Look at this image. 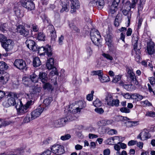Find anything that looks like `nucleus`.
<instances>
[{
	"label": "nucleus",
	"instance_id": "obj_1",
	"mask_svg": "<svg viewBox=\"0 0 155 155\" xmlns=\"http://www.w3.org/2000/svg\"><path fill=\"white\" fill-rule=\"evenodd\" d=\"M34 104V101L30 100L28 101L24 105L22 104V102L20 101V105L19 107L17 108V106L16 105L15 107L16 108L18 114L19 115H23L27 113L29 110V109L30 108L31 106Z\"/></svg>",
	"mask_w": 155,
	"mask_h": 155
},
{
	"label": "nucleus",
	"instance_id": "obj_2",
	"mask_svg": "<svg viewBox=\"0 0 155 155\" xmlns=\"http://www.w3.org/2000/svg\"><path fill=\"white\" fill-rule=\"evenodd\" d=\"M72 120L71 117L70 116H68L64 118H61L57 120L54 121L53 124L54 127H59L64 126L67 122Z\"/></svg>",
	"mask_w": 155,
	"mask_h": 155
},
{
	"label": "nucleus",
	"instance_id": "obj_3",
	"mask_svg": "<svg viewBox=\"0 0 155 155\" xmlns=\"http://www.w3.org/2000/svg\"><path fill=\"white\" fill-rule=\"evenodd\" d=\"M13 65L20 70H24L25 71H27L28 70L26 62L22 59H16L13 63Z\"/></svg>",
	"mask_w": 155,
	"mask_h": 155
},
{
	"label": "nucleus",
	"instance_id": "obj_4",
	"mask_svg": "<svg viewBox=\"0 0 155 155\" xmlns=\"http://www.w3.org/2000/svg\"><path fill=\"white\" fill-rule=\"evenodd\" d=\"M54 60L52 58H49L48 59L46 63V66L47 68L49 70L53 69L51 74L52 75H58L59 74L57 70V68L54 67Z\"/></svg>",
	"mask_w": 155,
	"mask_h": 155
},
{
	"label": "nucleus",
	"instance_id": "obj_5",
	"mask_svg": "<svg viewBox=\"0 0 155 155\" xmlns=\"http://www.w3.org/2000/svg\"><path fill=\"white\" fill-rule=\"evenodd\" d=\"M40 91V87L37 86L34 87L30 91L29 93L27 94L28 98L30 99L33 100L34 101Z\"/></svg>",
	"mask_w": 155,
	"mask_h": 155
},
{
	"label": "nucleus",
	"instance_id": "obj_6",
	"mask_svg": "<svg viewBox=\"0 0 155 155\" xmlns=\"http://www.w3.org/2000/svg\"><path fill=\"white\" fill-rule=\"evenodd\" d=\"M127 78L130 80V83L134 84V85H137L139 83L136 76L135 74L134 73L133 70H131L129 68H127Z\"/></svg>",
	"mask_w": 155,
	"mask_h": 155
},
{
	"label": "nucleus",
	"instance_id": "obj_7",
	"mask_svg": "<svg viewBox=\"0 0 155 155\" xmlns=\"http://www.w3.org/2000/svg\"><path fill=\"white\" fill-rule=\"evenodd\" d=\"M51 152L56 155H61L65 152L64 147L60 145H54L51 148Z\"/></svg>",
	"mask_w": 155,
	"mask_h": 155
},
{
	"label": "nucleus",
	"instance_id": "obj_8",
	"mask_svg": "<svg viewBox=\"0 0 155 155\" xmlns=\"http://www.w3.org/2000/svg\"><path fill=\"white\" fill-rule=\"evenodd\" d=\"M22 6L28 11L34 10L35 8L34 3L31 0H25L21 2Z\"/></svg>",
	"mask_w": 155,
	"mask_h": 155
},
{
	"label": "nucleus",
	"instance_id": "obj_9",
	"mask_svg": "<svg viewBox=\"0 0 155 155\" xmlns=\"http://www.w3.org/2000/svg\"><path fill=\"white\" fill-rule=\"evenodd\" d=\"M1 45L5 51L7 52L10 51L13 49L14 46V43L12 40L7 39L6 41L2 42Z\"/></svg>",
	"mask_w": 155,
	"mask_h": 155
},
{
	"label": "nucleus",
	"instance_id": "obj_10",
	"mask_svg": "<svg viewBox=\"0 0 155 155\" xmlns=\"http://www.w3.org/2000/svg\"><path fill=\"white\" fill-rule=\"evenodd\" d=\"M104 4V0H94L90 2L89 3L90 6L93 7L97 6L99 10H101L103 8Z\"/></svg>",
	"mask_w": 155,
	"mask_h": 155
},
{
	"label": "nucleus",
	"instance_id": "obj_11",
	"mask_svg": "<svg viewBox=\"0 0 155 155\" xmlns=\"http://www.w3.org/2000/svg\"><path fill=\"white\" fill-rule=\"evenodd\" d=\"M44 108L41 106H38L37 108L31 112V119H34L38 117L43 111Z\"/></svg>",
	"mask_w": 155,
	"mask_h": 155
},
{
	"label": "nucleus",
	"instance_id": "obj_12",
	"mask_svg": "<svg viewBox=\"0 0 155 155\" xmlns=\"http://www.w3.org/2000/svg\"><path fill=\"white\" fill-rule=\"evenodd\" d=\"M27 46L30 50L33 51H36L37 50V45L33 40L27 39L25 42Z\"/></svg>",
	"mask_w": 155,
	"mask_h": 155
},
{
	"label": "nucleus",
	"instance_id": "obj_13",
	"mask_svg": "<svg viewBox=\"0 0 155 155\" xmlns=\"http://www.w3.org/2000/svg\"><path fill=\"white\" fill-rule=\"evenodd\" d=\"M17 32L25 37H27L29 35L28 30L25 29L24 27L22 25H19L17 27Z\"/></svg>",
	"mask_w": 155,
	"mask_h": 155
},
{
	"label": "nucleus",
	"instance_id": "obj_14",
	"mask_svg": "<svg viewBox=\"0 0 155 155\" xmlns=\"http://www.w3.org/2000/svg\"><path fill=\"white\" fill-rule=\"evenodd\" d=\"M0 72V82L2 84H6L9 79V75L7 73L4 71Z\"/></svg>",
	"mask_w": 155,
	"mask_h": 155
},
{
	"label": "nucleus",
	"instance_id": "obj_15",
	"mask_svg": "<svg viewBox=\"0 0 155 155\" xmlns=\"http://www.w3.org/2000/svg\"><path fill=\"white\" fill-rule=\"evenodd\" d=\"M71 2V13L76 11V9L79 8L80 5L78 0H70Z\"/></svg>",
	"mask_w": 155,
	"mask_h": 155
},
{
	"label": "nucleus",
	"instance_id": "obj_16",
	"mask_svg": "<svg viewBox=\"0 0 155 155\" xmlns=\"http://www.w3.org/2000/svg\"><path fill=\"white\" fill-rule=\"evenodd\" d=\"M61 5L62 8L60 10L61 12H63L65 11L68 12L69 9V5L68 1V0H60Z\"/></svg>",
	"mask_w": 155,
	"mask_h": 155
},
{
	"label": "nucleus",
	"instance_id": "obj_17",
	"mask_svg": "<svg viewBox=\"0 0 155 155\" xmlns=\"http://www.w3.org/2000/svg\"><path fill=\"white\" fill-rule=\"evenodd\" d=\"M155 45L153 42L150 41L147 43V50L149 55H152L153 54L155 51Z\"/></svg>",
	"mask_w": 155,
	"mask_h": 155
},
{
	"label": "nucleus",
	"instance_id": "obj_18",
	"mask_svg": "<svg viewBox=\"0 0 155 155\" xmlns=\"http://www.w3.org/2000/svg\"><path fill=\"white\" fill-rule=\"evenodd\" d=\"M151 135L149 132L143 131L137 136V138L140 139L141 140H145L150 138Z\"/></svg>",
	"mask_w": 155,
	"mask_h": 155
},
{
	"label": "nucleus",
	"instance_id": "obj_19",
	"mask_svg": "<svg viewBox=\"0 0 155 155\" xmlns=\"http://www.w3.org/2000/svg\"><path fill=\"white\" fill-rule=\"evenodd\" d=\"M120 2V0H114L110 8V12L111 14H114L116 12Z\"/></svg>",
	"mask_w": 155,
	"mask_h": 155
},
{
	"label": "nucleus",
	"instance_id": "obj_20",
	"mask_svg": "<svg viewBox=\"0 0 155 155\" xmlns=\"http://www.w3.org/2000/svg\"><path fill=\"white\" fill-rule=\"evenodd\" d=\"M47 75V74L45 72H40L38 75V81L40 80L42 84L49 81Z\"/></svg>",
	"mask_w": 155,
	"mask_h": 155
},
{
	"label": "nucleus",
	"instance_id": "obj_21",
	"mask_svg": "<svg viewBox=\"0 0 155 155\" xmlns=\"http://www.w3.org/2000/svg\"><path fill=\"white\" fill-rule=\"evenodd\" d=\"M45 55H46L48 58H52L53 53L51 46L47 45L45 46Z\"/></svg>",
	"mask_w": 155,
	"mask_h": 155
},
{
	"label": "nucleus",
	"instance_id": "obj_22",
	"mask_svg": "<svg viewBox=\"0 0 155 155\" xmlns=\"http://www.w3.org/2000/svg\"><path fill=\"white\" fill-rule=\"evenodd\" d=\"M138 38L137 36H136L135 37L134 35L132 36V44L133 46L134 49L135 51H137L139 47L141 48L140 46L138 47Z\"/></svg>",
	"mask_w": 155,
	"mask_h": 155
},
{
	"label": "nucleus",
	"instance_id": "obj_23",
	"mask_svg": "<svg viewBox=\"0 0 155 155\" xmlns=\"http://www.w3.org/2000/svg\"><path fill=\"white\" fill-rule=\"evenodd\" d=\"M90 35L91 37V39L93 43L95 45H98L99 44V41L101 38L98 37L95 34H94V32L91 31L90 33Z\"/></svg>",
	"mask_w": 155,
	"mask_h": 155
},
{
	"label": "nucleus",
	"instance_id": "obj_24",
	"mask_svg": "<svg viewBox=\"0 0 155 155\" xmlns=\"http://www.w3.org/2000/svg\"><path fill=\"white\" fill-rule=\"evenodd\" d=\"M105 39L106 41V43L108 45L109 48H111L112 46V35L109 34H107L105 35Z\"/></svg>",
	"mask_w": 155,
	"mask_h": 155
},
{
	"label": "nucleus",
	"instance_id": "obj_25",
	"mask_svg": "<svg viewBox=\"0 0 155 155\" xmlns=\"http://www.w3.org/2000/svg\"><path fill=\"white\" fill-rule=\"evenodd\" d=\"M42 86L44 90H46L49 91H52L53 90L52 86L49 82V81L43 83Z\"/></svg>",
	"mask_w": 155,
	"mask_h": 155
},
{
	"label": "nucleus",
	"instance_id": "obj_26",
	"mask_svg": "<svg viewBox=\"0 0 155 155\" xmlns=\"http://www.w3.org/2000/svg\"><path fill=\"white\" fill-rule=\"evenodd\" d=\"M31 82L34 83L38 82V75H36L35 72H33L29 76Z\"/></svg>",
	"mask_w": 155,
	"mask_h": 155
},
{
	"label": "nucleus",
	"instance_id": "obj_27",
	"mask_svg": "<svg viewBox=\"0 0 155 155\" xmlns=\"http://www.w3.org/2000/svg\"><path fill=\"white\" fill-rule=\"evenodd\" d=\"M16 105V103L15 98L12 97L9 98L8 100L7 104L6 105V106L8 107L11 106H15Z\"/></svg>",
	"mask_w": 155,
	"mask_h": 155
},
{
	"label": "nucleus",
	"instance_id": "obj_28",
	"mask_svg": "<svg viewBox=\"0 0 155 155\" xmlns=\"http://www.w3.org/2000/svg\"><path fill=\"white\" fill-rule=\"evenodd\" d=\"M122 12L124 15L127 16L128 25L127 27H128L129 26L130 24V19L131 16V12H129V11L125 9Z\"/></svg>",
	"mask_w": 155,
	"mask_h": 155
},
{
	"label": "nucleus",
	"instance_id": "obj_29",
	"mask_svg": "<svg viewBox=\"0 0 155 155\" xmlns=\"http://www.w3.org/2000/svg\"><path fill=\"white\" fill-rule=\"evenodd\" d=\"M41 64V62L38 57H36L34 58L33 61V66L34 67L36 68Z\"/></svg>",
	"mask_w": 155,
	"mask_h": 155
},
{
	"label": "nucleus",
	"instance_id": "obj_30",
	"mask_svg": "<svg viewBox=\"0 0 155 155\" xmlns=\"http://www.w3.org/2000/svg\"><path fill=\"white\" fill-rule=\"evenodd\" d=\"M69 26L70 28L75 33L79 34L80 32V29L73 23L69 22Z\"/></svg>",
	"mask_w": 155,
	"mask_h": 155
},
{
	"label": "nucleus",
	"instance_id": "obj_31",
	"mask_svg": "<svg viewBox=\"0 0 155 155\" xmlns=\"http://www.w3.org/2000/svg\"><path fill=\"white\" fill-rule=\"evenodd\" d=\"M120 84L127 91H130L132 90V87L133 84H124V82L122 81H121L120 83Z\"/></svg>",
	"mask_w": 155,
	"mask_h": 155
},
{
	"label": "nucleus",
	"instance_id": "obj_32",
	"mask_svg": "<svg viewBox=\"0 0 155 155\" xmlns=\"http://www.w3.org/2000/svg\"><path fill=\"white\" fill-rule=\"evenodd\" d=\"M105 100L107 102V105L110 106V105L113 104V101L114 99L113 96L110 94H108L106 96Z\"/></svg>",
	"mask_w": 155,
	"mask_h": 155
},
{
	"label": "nucleus",
	"instance_id": "obj_33",
	"mask_svg": "<svg viewBox=\"0 0 155 155\" xmlns=\"http://www.w3.org/2000/svg\"><path fill=\"white\" fill-rule=\"evenodd\" d=\"M8 29V25L7 23H1L0 24V30L4 33L6 32Z\"/></svg>",
	"mask_w": 155,
	"mask_h": 155
},
{
	"label": "nucleus",
	"instance_id": "obj_34",
	"mask_svg": "<svg viewBox=\"0 0 155 155\" xmlns=\"http://www.w3.org/2000/svg\"><path fill=\"white\" fill-rule=\"evenodd\" d=\"M78 104L79 105V107H77L76 109L77 112H80L81 109H82L84 107H85L86 106V103L84 101H80L78 102Z\"/></svg>",
	"mask_w": 155,
	"mask_h": 155
},
{
	"label": "nucleus",
	"instance_id": "obj_35",
	"mask_svg": "<svg viewBox=\"0 0 155 155\" xmlns=\"http://www.w3.org/2000/svg\"><path fill=\"white\" fill-rule=\"evenodd\" d=\"M141 48L139 47L137 51H135L136 55L135 56V61L138 63L140 62V60L141 58V57L140 56V54L141 53V51L140 49Z\"/></svg>",
	"mask_w": 155,
	"mask_h": 155
},
{
	"label": "nucleus",
	"instance_id": "obj_36",
	"mask_svg": "<svg viewBox=\"0 0 155 155\" xmlns=\"http://www.w3.org/2000/svg\"><path fill=\"white\" fill-rule=\"evenodd\" d=\"M91 75L92 76L97 75L98 78H101V75H103V71L102 70L93 71H91Z\"/></svg>",
	"mask_w": 155,
	"mask_h": 155
},
{
	"label": "nucleus",
	"instance_id": "obj_37",
	"mask_svg": "<svg viewBox=\"0 0 155 155\" xmlns=\"http://www.w3.org/2000/svg\"><path fill=\"white\" fill-rule=\"evenodd\" d=\"M99 79L102 83L110 81L109 77L107 75L103 76V75H101Z\"/></svg>",
	"mask_w": 155,
	"mask_h": 155
},
{
	"label": "nucleus",
	"instance_id": "obj_38",
	"mask_svg": "<svg viewBox=\"0 0 155 155\" xmlns=\"http://www.w3.org/2000/svg\"><path fill=\"white\" fill-rule=\"evenodd\" d=\"M45 36L43 32H40L38 33L37 38L39 40L44 41Z\"/></svg>",
	"mask_w": 155,
	"mask_h": 155
},
{
	"label": "nucleus",
	"instance_id": "obj_39",
	"mask_svg": "<svg viewBox=\"0 0 155 155\" xmlns=\"http://www.w3.org/2000/svg\"><path fill=\"white\" fill-rule=\"evenodd\" d=\"M52 101L53 98L52 97H48L44 100L43 103L46 106H48L50 104Z\"/></svg>",
	"mask_w": 155,
	"mask_h": 155
},
{
	"label": "nucleus",
	"instance_id": "obj_40",
	"mask_svg": "<svg viewBox=\"0 0 155 155\" xmlns=\"http://www.w3.org/2000/svg\"><path fill=\"white\" fill-rule=\"evenodd\" d=\"M8 66L5 62L0 61V70L3 71L7 69L8 68Z\"/></svg>",
	"mask_w": 155,
	"mask_h": 155
},
{
	"label": "nucleus",
	"instance_id": "obj_41",
	"mask_svg": "<svg viewBox=\"0 0 155 155\" xmlns=\"http://www.w3.org/2000/svg\"><path fill=\"white\" fill-rule=\"evenodd\" d=\"M45 46H42L41 47H37V51H38V53L40 55H45Z\"/></svg>",
	"mask_w": 155,
	"mask_h": 155
},
{
	"label": "nucleus",
	"instance_id": "obj_42",
	"mask_svg": "<svg viewBox=\"0 0 155 155\" xmlns=\"http://www.w3.org/2000/svg\"><path fill=\"white\" fill-rule=\"evenodd\" d=\"M138 0H132V4H130V1H127V2L126 4L127 5H130V9L131 8H133L136 6L137 3V2Z\"/></svg>",
	"mask_w": 155,
	"mask_h": 155
},
{
	"label": "nucleus",
	"instance_id": "obj_43",
	"mask_svg": "<svg viewBox=\"0 0 155 155\" xmlns=\"http://www.w3.org/2000/svg\"><path fill=\"white\" fill-rule=\"evenodd\" d=\"M22 81L25 84H26L27 85H29L31 82L29 77H23L22 78Z\"/></svg>",
	"mask_w": 155,
	"mask_h": 155
},
{
	"label": "nucleus",
	"instance_id": "obj_44",
	"mask_svg": "<svg viewBox=\"0 0 155 155\" xmlns=\"http://www.w3.org/2000/svg\"><path fill=\"white\" fill-rule=\"evenodd\" d=\"M93 104L96 107H99L101 105V102L98 99H97L93 102Z\"/></svg>",
	"mask_w": 155,
	"mask_h": 155
},
{
	"label": "nucleus",
	"instance_id": "obj_45",
	"mask_svg": "<svg viewBox=\"0 0 155 155\" xmlns=\"http://www.w3.org/2000/svg\"><path fill=\"white\" fill-rule=\"evenodd\" d=\"M102 55L104 57L106 58L107 60L112 61L114 60L113 57L109 54L104 53L102 54Z\"/></svg>",
	"mask_w": 155,
	"mask_h": 155
},
{
	"label": "nucleus",
	"instance_id": "obj_46",
	"mask_svg": "<svg viewBox=\"0 0 155 155\" xmlns=\"http://www.w3.org/2000/svg\"><path fill=\"white\" fill-rule=\"evenodd\" d=\"M154 76L149 77L148 78V80L152 85H153L155 84V72L153 74Z\"/></svg>",
	"mask_w": 155,
	"mask_h": 155
},
{
	"label": "nucleus",
	"instance_id": "obj_47",
	"mask_svg": "<svg viewBox=\"0 0 155 155\" xmlns=\"http://www.w3.org/2000/svg\"><path fill=\"white\" fill-rule=\"evenodd\" d=\"M50 32L51 34V40L54 41L57 37L56 31L55 30V31H53V30H52Z\"/></svg>",
	"mask_w": 155,
	"mask_h": 155
},
{
	"label": "nucleus",
	"instance_id": "obj_48",
	"mask_svg": "<svg viewBox=\"0 0 155 155\" xmlns=\"http://www.w3.org/2000/svg\"><path fill=\"white\" fill-rule=\"evenodd\" d=\"M94 93V91H92L91 94H89L87 95L86 98L87 100L89 101L92 100Z\"/></svg>",
	"mask_w": 155,
	"mask_h": 155
},
{
	"label": "nucleus",
	"instance_id": "obj_49",
	"mask_svg": "<svg viewBox=\"0 0 155 155\" xmlns=\"http://www.w3.org/2000/svg\"><path fill=\"white\" fill-rule=\"evenodd\" d=\"M119 101L118 99L114 100L113 101V104L110 105V106H115L116 107H118L119 105Z\"/></svg>",
	"mask_w": 155,
	"mask_h": 155
},
{
	"label": "nucleus",
	"instance_id": "obj_50",
	"mask_svg": "<svg viewBox=\"0 0 155 155\" xmlns=\"http://www.w3.org/2000/svg\"><path fill=\"white\" fill-rule=\"evenodd\" d=\"M120 111L123 113H129L130 112V110L126 107H122L120 109Z\"/></svg>",
	"mask_w": 155,
	"mask_h": 155
},
{
	"label": "nucleus",
	"instance_id": "obj_51",
	"mask_svg": "<svg viewBox=\"0 0 155 155\" xmlns=\"http://www.w3.org/2000/svg\"><path fill=\"white\" fill-rule=\"evenodd\" d=\"M120 78L121 77L120 75H116L115 77L113 78L112 82L114 83H116L120 80Z\"/></svg>",
	"mask_w": 155,
	"mask_h": 155
},
{
	"label": "nucleus",
	"instance_id": "obj_52",
	"mask_svg": "<svg viewBox=\"0 0 155 155\" xmlns=\"http://www.w3.org/2000/svg\"><path fill=\"white\" fill-rule=\"evenodd\" d=\"M122 19V15L120 14H118L116 16L115 19L116 21H119V22H121Z\"/></svg>",
	"mask_w": 155,
	"mask_h": 155
},
{
	"label": "nucleus",
	"instance_id": "obj_53",
	"mask_svg": "<svg viewBox=\"0 0 155 155\" xmlns=\"http://www.w3.org/2000/svg\"><path fill=\"white\" fill-rule=\"evenodd\" d=\"M33 120L31 119V117L30 118L29 117V115H27L24 118L23 121L25 123H28Z\"/></svg>",
	"mask_w": 155,
	"mask_h": 155
},
{
	"label": "nucleus",
	"instance_id": "obj_54",
	"mask_svg": "<svg viewBox=\"0 0 155 155\" xmlns=\"http://www.w3.org/2000/svg\"><path fill=\"white\" fill-rule=\"evenodd\" d=\"M71 137V135L69 134L65 135L64 136H61V140H67L70 138Z\"/></svg>",
	"mask_w": 155,
	"mask_h": 155
},
{
	"label": "nucleus",
	"instance_id": "obj_55",
	"mask_svg": "<svg viewBox=\"0 0 155 155\" xmlns=\"http://www.w3.org/2000/svg\"><path fill=\"white\" fill-rule=\"evenodd\" d=\"M7 38L3 34H0V42L1 43V44L2 42L6 41Z\"/></svg>",
	"mask_w": 155,
	"mask_h": 155
},
{
	"label": "nucleus",
	"instance_id": "obj_56",
	"mask_svg": "<svg viewBox=\"0 0 155 155\" xmlns=\"http://www.w3.org/2000/svg\"><path fill=\"white\" fill-rule=\"evenodd\" d=\"M138 122L137 121H128V123L130 124V127L135 126L137 125Z\"/></svg>",
	"mask_w": 155,
	"mask_h": 155
},
{
	"label": "nucleus",
	"instance_id": "obj_57",
	"mask_svg": "<svg viewBox=\"0 0 155 155\" xmlns=\"http://www.w3.org/2000/svg\"><path fill=\"white\" fill-rule=\"evenodd\" d=\"M52 140V138L51 137H48L46 140L43 141V143L45 144H47L50 143Z\"/></svg>",
	"mask_w": 155,
	"mask_h": 155
},
{
	"label": "nucleus",
	"instance_id": "obj_58",
	"mask_svg": "<svg viewBox=\"0 0 155 155\" xmlns=\"http://www.w3.org/2000/svg\"><path fill=\"white\" fill-rule=\"evenodd\" d=\"M146 116L150 117H155V113L152 111H148L147 112Z\"/></svg>",
	"mask_w": 155,
	"mask_h": 155
},
{
	"label": "nucleus",
	"instance_id": "obj_59",
	"mask_svg": "<svg viewBox=\"0 0 155 155\" xmlns=\"http://www.w3.org/2000/svg\"><path fill=\"white\" fill-rule=\"evenodd\" d=\"M64 40V36L63 35H61L60 37H59L58 41L60 45H62L63 44V40Z\"/></svg>",
	"mask_w": 155,
	"mask_h": 155
},
{
	"label": "nucleus",
	"instance_id": "obj_60",
	"mask_svg": "<svg viewBox=\"0 0 155 155\" xmlns=\"http://www.w3.org/2000/svg\"><path fill=\"white\" fill-rule=\"evenodd\" d=\"M95 111L99 114H102L104 112V110L102 108H95Z\"/></svg>",
	"mask_w": 155,
	"mask_h": 155
},
{
	"label": "nucleus",
	"instance_id": "obj_61",
	"mask_svg": "<svg viewBox=\"0 0 155 155\" xmlns=\"http://www.w3.org/2000/svg\"><path fill=\"white\" fill-rule=\"evenodd\" d=\"M86 51L87 53H88L90 56L93 53V51L90 46H88L87 47Z\"/></svg>",
	"mask_w": 155,
	"mask_h": 155
},
{
	"label": "nucleus",
	"instance_id": "obj_62",
	"mask_svg": "<svg viewBox=\"0 0 155 155\" xmlns=\"http://www.w3.org/2000/svg\"><path fill=\"white\" fill-rule=\"evenodd\" d=\"M137 143V141H134V140H131L128 143V145L129 146H131L134 145Z\"/></svg>",
	"mask_w": 155,
	"mask_h": 155
},
{
	"label": "nucleus",
	"instance_id": "obj_63",
	"mask_svg": "<svg viewBox=\"0 0 155 155\" xmlns=\"http://www.w3.org/2000/svg\"><path fill=\"white\" fill-rule=\"evenodd\" d=\"M132 32V30L131 28H128L126 32V35L129 36L131 35Z\"/></svg>",
	"mask_w": 155,
	"mask_h": 155
},
{
	"label": "nucleus",
	"instance_id": "obj_64",
	"mask_svg": "<svg viewBox=\"0 0 155 155\" xmlns=\"http://www.w3.org/2000/svg\"><path fill=\"white\" fill-rule=\"evenodd\" d=\"M51 151L49 150H47L40 155H50Z\"/></svg>",
	"mask_w": 155,
	"mask_h": 155
}]
</instances>
